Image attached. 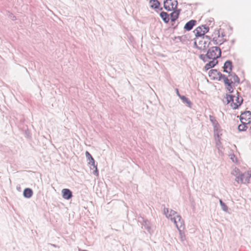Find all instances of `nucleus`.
Returning <instances> with one entry per match:
<instances>
[{"mask_svg":"<svg viewBox=\"0 0 251 251\" xmlns=\"http://www.w3.org/2000/svg\"><path fill=\"white\" fill-rule=\"evenodd\" d=\"M198 43L199 46H197V48L205 52L206 49L209 47L210 42L208 43L207 41L201 38L198 41Z\"/></svg>","mask_w":251,"mask_h":251,"instance_id":"423d86ee","label":"nucleus"},{"mask_svg":"<svg viewBox=\"0 0 251 251\" xmlns=\"http://www.w3.org/2000/svg\"><path fill=\"white\" fill-rule=\"evenodd\" d=\"M232 63L230 60L226 61L224 65V72L228 74H230L232 69Z\"/></svg>","mask_w":251,"mask_h":251,"instance_id":"6e6552de","label":"nucleus"},{"mask_svg":"<svg viewBox=\"0 0 251 251\" xmlns=\"http://www.w3.org/2000/svg\"><path fill=\"white\" fill-rule=\"evenodd\" d=\"M176 94L177 95V96L179 97V95H180L179 93V92H178V90L177 89H176Z\"/></svg>","mask_w":251,"mask_h":251,"instance_id":"f704fd0d","label":"nucleus"},{"mask_svg":"<svg viewBox=\"0 0 251 251\" xmlns=\"http://www.w3.org/2000/svg\"><path fill=\"white\" fill-rule=\"evenodd\" d=\"M203 31V28L202 25L201 26H199L197 27L194 30V32L196 37H197V39L199 40V37H201L202 36H204V34H202Z\"/></svg>","mask_w":251,"mask_h":251,"instance_id":"9b49d317","label":"nucleus"},{"mask_svg":"<svg viewBox=\"0 0 251 251\" xmlns=\"http://www.w3.org/2000/svg\"><path fill=\"white\" fill-rule=\"evenodd\" d=\"M159 15L165 23H168L170 21V17L169 15L167 12L162 11L160 13Z\"/></svg>","mask_w":251,"mask_h":251,"instance_id":"dca6fc26","label":"nucleus"},{"mask_svg":"<svg viewBox=\"0 0 251 251\" xmlns=\"http://www.w3.org/2000/svg\"><path fill=\"white\" fill-rule=\"evenodd\" d=\"M197 39L194 42V46L197 48V46H199V45L197 44Z\"/></svg>","mask_w":251,"mask_h":251,"instance_id":"72a5a7b5","label":"nucleus"},{"mask_svg":"<svg viewBox=\"0 0 251 251\" xmlns=\"http://www.w3.org/2000/svg\"><path fill=\"white\" fill-rule=\"evenodd\" d=\"M236 94H237L236 97L233 95L227 94L226 95L227 103H229L231 102L230 105L233 109H237L243 101V98L239 97L238 92H236Z\"/></svg>","mask_w":251,"mask_h":251,"instance_id":"f03ea898","label":"nucleus"},{"mask_svg":"<svg viewBox=\"0 0 251 251\" xmlns=\"http://www.w3.org/2000/svg\"><path fill=\"white\" fill-rule=\"evenodd\" d=\"M233 83V81L231 82L230 83L227 84L226 86V89L229 92V93H232L233 91V89L232 86V84Z\"/></svg>","mask_w":251,"mask_h":251,"instance_id":"cd10ccee","label":"nucleus"},{"mask_svg":"<svg viewBox=\"0 0 251 251\" xmlns=\"http://www.w3.org/2000/svg\"><path fill=\"white\" fill-rule=\"evenodd\" d=\"M160 10H162V8H161L160 9Z\"/></svg>","mask_w":251,"mask_h":251,"instance_id":"4c0bfd02","label":"nucleus"},{"mask_svg":"<svg viewBox=\"0 0 251 251\" xmlns=\"http://www.w3.org/2000/svg\"><path fill=\"white\" fill-rule=\"evenodd\" d=\"M221 55V50L218 47H212L207 51L206 54H200L199 57L204 62L207 61V59L216 60Z\"/></svg>","mask_w":251,"mask_h":251,"instance_id":"f257e3e1","label":"nucleus"},{"mask_svg":"<svg viewBox=\"0 0 251 251\" xmlns=\"http://www.w3.org/2000/svg\"><path fill=\"white\" fill-rule=\"evenodd\" d=\"M243 178H244V183H249L250 182V179L251 177V171H248L243 174H242Z\"/></svg>","mask_w":251,"mask_h":251,"instance_id":"2eb2a0df","label":"nucleus"},{"mask_svg":"<svg viewBox=\"0 0 251 251\" xmlns=\"http://www.w3.org/2000/svg\"><path fill=\"white\" fill-rule=\"evenodd\" d=\"M197 21L195 20H191L186 23L184 25V28L187 31L191 30L193 27L195 25Z\"/></svg>","mask_w":251,"mask_h":251,"instance_id":"4468645a","label":"nucleus"},{"mask_svg":"<svg viewBox=\"0 0 251 251\" xmlns=\"http://www.w3.org/2000/svg\"><path fill=\"white\" fill-rule=\"evenodd\" d=\"M33 195V191L31 189L26 188L24 189L23 192V195L26 198H30Z\"/></svg>","mask_w":251,"mask_h":251,"instance_id":"f3484780","label":"nucleus"},{"mask_svg":"<svg viewBox=\"0 0 251 251\" xmlns=\"http://www.w3.org/2000/svg\"><path fill=\"white\" fill-rule=\"evenodd\" d=\"M248 131L251 134V126H250V127H249V130H248Z\"/></svg>","mask_w":251,"mask_h":251,"instance_id":"c9c22d12","label":"nucleus"},{"mask_svg":"<svg viewBox=\"0 0 251 251\" xmlns=\"http://www.w3.org/2000/svg\"><path fill=\"white\" fill-rule=\"evenodd\" d=\"M222 79H223L224 82L226 85H227V84H228L229 83L232 81L231 79H228L226 75H225L223 77Z\"/></svg>","mask_w":251,"mask_h":251,"instance_id":"c85d7f7f","label":"nucleus"},{"mask_svg":"<svg viewBox=\"0 0 251 251\" xmlns=\"http://www.w3.org/2000/svg\"><path fill=\"white\" fill-rule=\"evenodd\" d=\"M229 74V76H230L231 77L230 79H231V80L233 81V83H239V78L235 73H230Z\"/></svg>","mask_w":251,"mask_h":251,"instance_id":"412c9836","label":"nucleus"},{"mask_svg":"<svg viewBox=\"0 0 251 251\" xmlns=\"http://www.w3.org/2000/svg\"><path fill=\"white\" fill-rule=\"evenodd\" d=\"M242 123V124L239 125L238 126V129L239 131H245L246 129L247 128V126L246 125L248 124L247 123L245 122L244 121H243Z\"/></svg>","mask_w":251,"mask_h":251,"instance_id":"b1692460","label":"nucleus"},{"mask_svg":"<svg viewBox=\"0 0 251 251\" xmlns=\"http://www.w3.org/2000/svg\"><path fill=\"white\" fill-rule=\"evenodd\" d=\"M62 197L66 200H70L73 197L72 191L69 189H63L62 190Z\"/></svg>","mask_w":251,"mask_h":251,"instance_id":"1a4fd4ad","label":"nucleus"},{"mask_svg":"<svg viewBox=\"0 0 251 251\" xmlns=\"http://www.w3.org/2000/svg\"><path fill=\"white\" fill-rule=\"evenodd\" d=\"M216 74H217L216 79L219 81H221V80H222L223 77L225 75L222 74L221 72H218V71L217 72Z\"/></svg>","mask_w":251,"mask_h":251,"instance_id":"bb28decb","label":"nucleus"},{"mask_svg":"<svg viewBox=\"0 0 251 251\" xmlns=\"http://www.w3.org/2000/svg\"><path fill=\"white\" fill-rule=\"evenodd\" d=\"M177 4L176 0H165L164 1V8L169 11L176 10Z\"/></svg>","mask_w":251,"mask_h":251,"instance_id":"7ed1b4c3","label":"nucleus"},{"mask_svg":"<svg viewBox=\"0 0 251 251\" xmlns=\"http://www.w3.org/2000/svg\"><path fill=\"white\" fill-rule=\"evenodd\" d=\"M209 120L212 123L213 126H214V129H216L219 126V124L218 122L216 120L214 116H209Z\"/></svg>","mask_w":251,"mask_h":251,"instance_id":"4be33fe9","label":"nucleus"},{"mask_svg":"<svg viewBox=\"0 0 251 251\" xmlns=\"http://www.w3.org/2000/svg\"><path fill=\"white\" fill-rule=\"evenodd\" d=\"M149 3L151 4V7L152 9L158 8L160 4L158 0H150Z\"/></svg>","mask_w":251,"mask_h":251,"instance_id":"6ab92c4d","label":"nucleus"},{"mask_svg":"<svg viewBox=\"0 0 251 251\" xmlns=\"http://www.w3.org/2000/svg\"><path fill=\"white\" fill-rule=\"evenodd\" d=\"M179 233V239L181 242H184L186 240L185 235L183 231L184 229H177Z\"/></svg>","mask_w":251,"mask_h":251,"instance_id":"393cba45","label":"nucleus"},{"mask_svg":"<svg viewBox=\"0 0 251 251\" xmlns=\"http://www.w3.org/2000/svg\"><path fill=\"white\" fill-rule=\"evenodd\" d=\"M179 98L182 100L183 103H187L189 107H191L192 102L185 96L179 95Z\"/></svg>","mask_w":251,"mask_h":251,"instance_id":"aec40b11","label":"nucleus"},{"mask_svg":"<svg viewBox=\"0 0 251 251\" xmlns=\"http://www.w3.org/2000/svg\"><path fill=\"white\" fill-rule=\"evenodd\" d=\"M147 229H148V231L150 232V227H147Z\"/></svg>","mask_w":251,"mask_h":251,"instance_id":"e433bc0d","label":"nucleus"},{"mask_svg":"<svg viewBox=\"0 0 251 251\" xmlns=\"http://www.w3.org/2000/svg\"><path fill=\"white\" fill-rule=\"evenodd\" d=\"M201 38L203 39L204 38H206V39H208V41L210 39V37L209 36L205 35H204V36H202Z\"/></svg>","mask_w":251,"mask_h":251,"instance_id":"473e14b6","label":"nucleus"},{"mask_svg":"<svg viewBox=\"0 0 251 251\" xmlns=\"http://www.w3.org/2000/svg\"><path fill=\"white\" fill-rule=\"evenodd\" d=\"M9 17L13 21L16 20V17L14 15H13L12 14L9 15Z\"/></svg>","mask_w":251,"mask_h":251,"instance_id":"2f4dec72","label":"nucleus"},{"mask_svg":"<svg viewBox=\"0 0 251 251\" xmlns=\"http://www.w3.org/2000/svg\"><path fill=\"white\" fill-rule=\"evenodd\" d=\"M88 164L91 166H93V168L91 167V169H95V170L93 172V174L96 176H99V172L97 169V165L95 164V161L93 158H92V159L89 160Z\"/></svg>","mask_w":251,"mask_h":251,"instance_id":"ddd939ff","label":"nucleus"},{"mask_svg":"<svg viewBox=\"0 0 251 251\" xmlns=\"http://www.w3.org/2000/svg\"><path fill=\"white\" fill-rule=\"evenodd\" d=\"M85 154H86V156L87 158L89 160L90 159H92V158H93L92 157V156L91 155V154L88 151H86Z\"/></svg>","mask_w":251,"mask_h":251,"instance_id":"7c9ffc66","label":"nucleus"},{"mask_svg":"<svg viewBox=\"0 0 251 251\" xmlns=\"http://www.w3.org/2000/svg\"><path fill=\"white\" fill-rule=\"evenodd\" d=\"M203 28V31L202 34L205 35V33L208 32L209 30V28L208 26H206V25H202Z\"/></svg>","mask_w":251,"mask_h":251,"instance_id":"c756f323","label":"nucleus"},{"mask_svg":"<svg viewBox=\"0 0 251 251\" xmlns=\"http://www.w3.org/2000/svg\"><path fill=\"white\" fill-rule=\"evenodd\" d=\"M232 174L236 176L235 181L236 182H237L238 183H243L244 178H243L242 176V173H239V170L238 169L235 170L234 173H233Z\"/></svg>","mask_w":251,"mask_h":251,"instance_id":"f8f14e48","label":"nucleus"},{"mask_svg":"<svg viewBox=\"0 0 251 251\" xmlns=\"http://www.w3.org/2000/svg\"><path fill=\"white\" fill-rule=\"evenodd\" d=\"M173 10V12L170 14V19L172 22H175L178 19L181 11L180 9Z\"/></svg>","mask_w":251,"mask_h":251,"instance_id":"9d476101","label":"nucleus"},{"mask_svg":"<svg viewBox=\"0 0 251 251\" xmlns=\"http://www.w3.org/2000/svg\"><path fill=\"white\" fill-rule=\"evenodd\" d=\"M218 61L212 60V61H209L208 63H207L205 66L204 69L206 70H208L210 68L214 67L216 64H218Z\"/></svg>","mask_w":251,"mask_h":251,"instance_id":"a211bd4d","label":"nucleus"},{"mask_svg":"<svg viewBox=\"0 0 251 251\" xmlns=\"http://www.w3.org/2000/svg\"><path fill=\"white\" fill-rule=\"evenodd\" d=\"M164 214L165 215L167 218H169L171 221L174 223H176L175 218L176 216H174L176 214V212L172 210L169 209L168 208L164 207Z\"/></svg>","mask_w":251,"mask_h":251,"instance_id":"20e7f679","label":"nucleus"},{"mask_svg":"<svg viewBox=\"0 0 251 251\" xmlns=\"http://www.w3.org/2000/svg\"><path fill=\"white\" fill-rule=\"evenodd\" d=\"M240 120L241 122L244 121L246 123H250L251 121V112L246 111L242 113L240 115Z\"/></svg>","mask_w":251,"mask_h":251,"instance_id":"39448f33","label":"nucleus"},{"mask_svg":"<svg viewBox=\"0 0 251 251\" xmlns=\"http://www.w3.org/2000/svg\"><path fill=\"white\" fill-rule=\"evenodd\" d=\"M175 221H176V223H174L176 226L177 229H184L185 228V225L183 222V220L181 218V217L177 215L176 216V217L175 218Z\"/></svg>","mask_w":251,"mask_h":251,"instance_id":"0eeeda50","label":"nucleus"},{"mask_svg":"<svg viewBox=\"0 0 251 251\" xmlns=\"http://www.w3.org/2000/svg\"><path fill=\"white\" fill-rule=\"evenodd\" d=\"M219 202L222 210L225 212L227 211L228 207L221 200H220Z\"/></svg>","mask_w":251,"mask_h":251,"instance_id":"a878e982","label":"nucleus"},{"mask_svg":"<svg viewBox=\"0 0 251 251\" xmlns=\"http://www.w3.org/2000/svg\"><path fill=\"white\" fill-rule=\"evenodd\" d=\"M217 72L216 69H212L209 71L208 75L210 77H212L213 79H216L217 78Z\"/></svg>","mask_w":251,"mask_h":251,"instance_id":"5701e85b","label":"nucleus"}]
</instances>
